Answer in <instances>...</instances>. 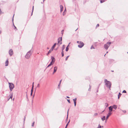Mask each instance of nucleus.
I'll use <instances>...</instances> for the list:
<instances>
[{
  "label": "nucleus",
  "mask_w": 128,
  "mask_h": 128,
  "mask_svg": "<svg viewBox=\"0 0 128 128\" xmlns=\"http://www.w3.org/2000/svg\"><path fill=\"white\" fill-rule=\"evenodd\" d=\"M40 87V84H38L37 86V87Z\"/></svg>",
  "instance_id": "obj_44"
},
{
  "label": "nucleus",
  "mask_w": 128,
  "mask_h": 128,
  "mask_svg": "<svg viewBox=\"0 0 128 128\" xmlns=\"http://www.w3.org/2000/svg\"><path fill=\"white\" fill-rule=\"evenodd\" d=\"M32 92H31V94H30V96H32Z\"/></svg>",
  "instance_id": "obj_50"
},
{
  "label": "nucleus",
  "mask_w": 128,
  "mask_h": 128,
  "mask_svg": "<svg viewBox=\"0 0 128 128\" xmlns=\"http://www.w3.org/2000/svg\"><path fill=\"white\" fill-rule=\"evenodd\" d=\"M61 53H64L63 50H62V52Z\"/></svg>",
  "instance_id": "obj_51"
},
{
  "label": "nucleus",
  "mask_w": 128,
  "mask_h": 128,
  "mask_svg": "<svg viewBox=\"0 0 128 128\" xmlns=\"http://www.w3.org/2000/svg\"><path fill=\"white\" fill-rule=\"evenodd\" d=\"M77 43L80 44H79L78 45V46L80 48H82L84 45V44L83 42H79V41H77Z\"/></svg>",
  "instance_id": "obj_6"
},
{
  "label": "nucleus",
  "mask_w": 128,
  "mask_h": 128,
  "mask_svg": "<svg viewBox=\"0 0 128 128\" xmlns=\"http://www.w3.org/2000/svg\"><path fill=\"white\" fill-rule=\"evenodd\" d=\"M1 33V31H0V34Z\"/></svg>",
  "instance_id": "obj_55"
},
{
  "label": "nucleus",
  "mask_w": 128,
  "mask_h": 128,
  "mask_svg": "<svg viewBox=\"0 0 128 128\" xmlns=\"http://www.w3.org/2000/svg\"><path fill=\"white\" fill-rule=\"evenodd\" d=\"M52 50H51V49H50L49 51L48 52V53L47 54V55L48 56L50 53L52 51Z\"/></svg>",
  "instance_id": "obj_17"
},
{
  "label": "nucleus",
  "mask_w": 128,
  "mask_h": 128,
  "mask_svg": "<svg viewBox=\"0 0 128 128\" xmlns=\"http://www.w3.org/2000/svg\"><path fill=\"white\" fill-rule=\"evenodd\" d=\"M66 9H65V10H64V12L65 11H66Z\"/></svg>",
  "instance_id": "obj_60"
},
{
  "label": "nucleus",
  "mask_w": 128,
  "mask_h": 128,
  "mask_svg": "<svg viewBox=\"0 0 128 128\" xmlns=\"http://www.w3.org/2000/svg\"><path fill=\"white\" fill-rule=\"evenodd\" d=\"M34 82H33L32 83V88H34Z\"/></svg>",
  "instance_id": "obj_38"
},
{
  "label": "nucleus",
  "mask_w": 128,
  "mask_h": 128,
  "mask_svg": "<svg viewBox=\"0 0 128 128\" xmlns=\"http://www.w3.org/2000/svg\"><path fill=\"white\" fill-rule=\"evenodd\" d=\"M26 98L27 99H28V95H27V94H26Z\"/></svg>",
  "instance_id": "obj_47"
},
{
  "label": "nucleus",
  "mask_w": 128,
  "mask_h": 128,
  "mask_svg": "<svg viewBox=\"0 0 128 128\" xmlns=\"http://www.w3.org/2000/svg\"><path fill=\"white\" fill-rule=\"evenodd\" d=\"M69 56H67V57H66V60H67V59H68V58Z\"/></svg>",
  "instance_id": "obj_31"
},
{
  "label": "nucleus",
  "mask_w": 128,
  "mask_h": 128,
  "mask_svg": "<svg viewBox=\"0 0 128 128\" xmlns=\"http://www.w3.org/2000/svg\"><path fill=\"white\" fill-rule=\"evenodd\" d=\"M34 95H33V98H34Z\"/></svg>",
  "instance_id": "obj_56"
},
{
  "label": "nucleus",
  "mask_w": 128,
  "mask_h": 128,
  "mask_svg": "<svg viewBox=\"0 0 128 128\" xmlns=\"http://www.w3.org/2000/svg\"><path fill=\"white\" fill-rule=\"evenodd\" d=\"M14 16H13L12 20V23H13V24L14 26V27L16 29V30H17V29L16 28V27L14 25Z\"/></svg>",
  "instance_id": "obj_13"
},
{
  "label": "nucleus",
  "mask_w": 128,
  "mask_h": 128,
  "mask_svg": "<svg viewBox=\"0 0 128 128\" xmlns=\"http://www.w3.org/2000/svg\"><path fill=\"white\" fill-rule=\"evenodd\" d=\"M105 106H106V107H108V103H105Z\"/></svg>",
  "instance_id": "obj_28"
},
{
  "label": "nucleus",
  "mask_w": 128,
  "mask_h": 128,
  "mask_svg": "<svg viewBox=\"0 0 128 128\" xmlns=\"http://www.w3.org/2000/svg\"><path fill=\"white\" fill-rule=\"evenodd\" d=\"M57 69V67L56 66H55L54 68V72H53L52 74H54L56 71Z\"/></svg>",
  "instance_id": "obj_11"
},
{
  "label": "nucleus",
  "mask_w": 128,
  "mask_h": 128,
  "mask_svg": "<svg viewBox=\"0 0 128 128\" xmlns=\"http://www.w3.org/2000/svg\"><path fill=\"white\" fill-rule=\"evenodd\" d=\"M104 82L105 83L106 86L110 90L112 85L111 82L110 81L107 80L106 79L104 80Z\"/></svg>",
  "instance_id": "obj_1"
},
{
  "label": "nucleus",
  "mask_w": 128,
  "mask_h": 128,
  "mask_svg": "<svg viewBox=\"0 0 128 128\" xmlns=\"http://www.w3.org/2000/svg\"><path fill=\"white\" fill-rule=\"evenodd\" d=\"M89 86H90V88H89L88 89V90L90 91V89H91V86L90 85H89Z\"/></svg>",
  "instance_id": "obj_29"
},
{
  "label": "nucleus",
  "mask_w": 128,
  "mask_h": 128,
  "mask_svg": "<svg viewBox=\"0 0 128 128\" xmlns=\"http://www.w3.org/2000/svg\"><path fill=\"white\" fill-rule=\"evenodd\" d=\"M33 51V50L32 48L30 50L28 51L26 53L25 56V58L27 59H29L30 56L31 55Z\"/></svg>",
  "instance_id": "obj_2"
},
{
  "label": "nucleus",
  "mask_w": 128,
  "mask_h": 128,
  "mask_svg": "<svg viewBox=\"0 0 128 128\" xmlns=\"http://www.w3.org/2000/svg\"><path fill=\"white\" fill-rule=\"evenodd\" d=\"M108 53V52H106V53Z\"/></svg>",
  "instance_id": "obj_64"
},
{
  "label": "nucleus",
  "mask_w": 128,
  "mask_h": 128,
  "mask_svg": "<svg viewBox=\"0 0 128 128\" xmlns=\"http://www.w3.org/2000/svg\"><path fill=\"white\" fill-rule=\"evenodd\" d=\"M64 31V30H62L61 31V34H62V35L63 34Z\"/></svg>",
  "instance_id": "obj_33"
},
{
  "label": "nucleus",
  "mask_w": 128,
  "mask_h": 128,
  "mask_svg": "<svg viewBox=\"0 0 128 128\" xmlns=\"http://www.w3.org/2000/svg\"><path fill=\"white\" fill-rule=\"evenodd\" d=\"M62 80H60V83L59 84H61Z\"/></svg>",
  "instance_id": "obj_48"
},
{
  "label": "nucleus",
  "mask_w": 128,
  "mask_h": 128,
  "mask_svg": "<svg viewBox=\"0 0 128 128\" xmlns=\"http://www.w3.org/2000/svg\"><path fill=\"white\" fill-rule=\"evenodd\" d=\"M35 123L34 122H33L32 124V127H34V125Z\"/></svg>",
  "instance_id": "obj_26"
},
{
  "label": "nucleus",
  "mask_w": 128,
  "mask_h": 128,
  "mask_svg": "<svg viewBox=\"0 0 128 128\" xmlns=\"http://www.w3.org/2000/svg\"><path fill=\"white\" fill-rule=\"evenodd\" d=\"M70 43H69V44H68V45L67 46V47H68V46H69V44H70Z\"/></svg>",
  "instance_id": "obj_52"
},
{
  "label": "nucleus",
  "mask_w": 128,
  "mask_h": 128,
  "mask_svg": "<svg viewBox=\"0 0 128 128\" xmlns=\"http://www.w3.org/2000/svg\"><path fill=\"white\" fill-rule=\"evenodd\" d=\"M118 99H119L120 97V92H119L118 93Z\"/></svg>",
  "instance_id": "obj_27"
},
{
  "label": "nucleus",
  "mask_w": 128,
  "mask_h": 128,
  "mask_svg": "<svg viewBox=\"0 0 128 128\" xmlns=\"http://www.w3.org/2000/svg\"><path fill=\"white\" fill-rule=\"evenodd\" d=\"M69 110V109H68V111L67 116V117L66 118V120H67L68 119V112Z\"/></svg>",
  "instance_id": "obj_23"
},
{
  "label": "nucleus",
  "mask_w": 128,
  "mask_h": 128,
  "mask_svg": "<svg viewBox=\"0 0 128 128\" xmlns=\"http://www.w3.org/2000/svg\"><path fill=\"white\" fill-rule=\"evenodd\" d=\"M70 121V120H69V121L67 123V124H66V126L65 128H67V127Z\"/></svg>",
  "instance_id": "obj_22"
},
{
  "label": "nucleus",
  "mask_w": 128,
  "mask_h": 128,
  "mask_svg": "<svg viewBox=\"0 0 128 128\" xmlns=\"http://www.w3.org/2000/svg\"><path fill=\"white\" fill-rule=\"evenodd\" d=\"M8 83L9 85L10 90L11 91H12L14 87V85L12 83L8 82Z\"/></svg>",
  "instance_id": "obj_4"
},
{
  "label": "nucleus",
  "mask_w": 128,
  "mask_h": 128,
  "mask_svg": "<svg viewBox=\"0 0 128 128\" xmlns=\"http://www.w3.org/2000/svg\"><path fill=\"white\" fill-rule=\"evenodd\" d=\"M104 111H103L102 112H104Z\"/></svg>",
  "instance_id": "obj_61"
},
{
  "label": "nucleus",
  "mask_w": 128,
  "mask_h": 128,
  "mask_svg": "<svg viewBox=\"0 0 128 128\" xmlns=\"http://www.w3.org/2000/svg\"><path fill=\"white\" fill-rule=\"evenodd\" d=\"M76 100H77V98H75L74 99H73V100L74 101V103H75V102H76Z\"/></svg>",
  "instance_id": "obj_21"
},
{
  "label": "nucleus",
  "mask_w": 128,
  "mask_h": 128,
  "mask_svg": "<svg viewBox=\"0 0 128 128\" xmlns=\"http://www.w3.org/2000/svg\"><path fill=\"white\" fill-rule=\"evenodd\" d=\"M14 100V98H13V100Z\"/></svg>",
  "instance_id": "obj_58"
},
{
  "label": "nucleus",
  "mask_w": 128,
  "mask_h": 128,
  "mask_svg": "<svg viewBox=\"0 0 128 128\" xmlns=\"http://www.w3.org/2000/svg\"><path fill=\"white\" fill-rule=\"evenodd\" d=\"M98 115V113H95L94 115V116H97Z\"/></svg>",
  "instance_id": "obj_36"
},
{
  "label": "nucleus",
  "mask_w": 128,
  "mask_h": 128,
  "mask_svg": "<svg viewBox=\"0 0 128 128\" xmlns=\"http://www.w3.org/2000/svg\"><path fill=\"white\" fill-rule=\"evenodd\" d=\"M99 26V24H97L96 26V27H98Z\"/></svg>",
  "instance_id": "obj_41"
},
{
  "label": "nucleus",
  "mask_w": 128,
  "mask_h": 128,
  "mask_svg": "<svg viewBox=\"0 0 128 128\" xmlns=\"http://www.w3.org/2000/svg\"><path fill=\"white\" fill-rule=\"evenodd\" d=\"M112 106L113 108H114L115 110H116L117 108V106L116 105L114 104Z\"/></svg>",
  "instance_id": "obj_12"
},
{
  "label": "nucleus",
  "mask_w": 128,
  "mask_h": 128,
  "mask_svg": "<svg viewBox=\"0 0 128 128\" xmlns=\"http://www.w3.org/2000/svg\"><path fill=\"white\" fill-rule=\"evenodd\" d=\"M111 43L110 42H108L106 44L104 45V47L106 50L108 49V48L110 46V44Z\"/></svg>",
  "instance_id": "obj_5"
},
{
  "label": "nucleus",
  "mask_w": 128,
  "mask_h": 128,
  "mask_svg": "<svg viewBox=\"0 0 128 128\" xmlns=\"http://www.w3.org/2000/svg\"><path fill=\"white\" fill-rule=\"evenodd\" d=\"M10 99V98H8V100H9V99Z\"/></svg>",
  "instance_id": "obj_54"
},
{
  "label": "nucleus",
  "mask_w": 128,
  "mask_h": 128,
  "mask_svg": "<svg viewBox=\"0 0 128 128\" xmlns=\"http://www.w3.org/2000/svg\"><path fill=\"white\" fill-rule=\"evenodd\" d=\"M122 112H124V113H125L126 112V110H122Z\"/></svg>",
  "instance_id": "obj_45"
},
{
  "label": "nucleus",
  "mask_w": 128,
  "mask_h": 128,
  "mask_svg": "<svg viewBox=\"0 0 128 128\" xmlns=\"http://www.w3.org/2000/svg\"><path fill=\"white\" fill-rule=\"evenodd\" d=\"M100 84H99V86H98V88H99V86H100ZM98 92V90H97L96 92Z\"/></svg>",
  "instance_id": "obj_40"
},
{
  "label": "nucleus",
  "mask_w": 128,
  "mask_h": 128,
  "mask_svg": "<svg viewBox=\"0 0 128 128\" xmlns=\"http://www.w3.org/2000/svg\"><path fill=\"white\" fill-rule=\"evenodd\" d=\"M66 98H70V97L68 96H66Z\"/></svg>",
  "instance_id": "obj_53"
},
{
  "label": "nucleus",
  "mask_w": 128,
  "mask_h": 128,
  "mask_svg": "<svg viewBox=\"0 0 128 128\" xmlns=\"http://www.w3.org/2000/svg\"><path fill=\"white\" fill-rule=\"evenodd\" d=\"M47 48L48 49H49V48Z\"/></svg>",
  "instance_id": "obj_59"
},
{
  "label": "nucleus",
  "mask_w": 128,
  "mask_h": 128,
  "mask_svg": "<svg viewBox=\"0 0 128 128\" xmlns=\"http://www.w3.org/2000/svg\"><path fill=\"white\" fill-rule=\"evenodd\" d=\"M34 6H33L32 7V13L31 16H32V13H33V10H34Z\"/></svg>",
  "instance_id": "obj_30"
},
{
  "label": "nucleus",
  "mask_w": 128,
  "mask_h": 128,
  "mask_svg": "<svg viewBox=\"0 0 128 128\" xmlns=\"http://www.w3.org/2000/svg\"><path fill=\"white\" fill-rule=\"evenodd\" d=\"M105 118H106L105 116H103V117L102 118H101V119L102 120L104 121L105 120Z\"/></svg>",
  "instance_id": "obj_18"
},
{
  "label": "nucleus",
  "mask_w": 128,
  "mask_h": 128,
  "mask_svg": "<svg viewBox=\"0 0 128 128\" xmlns=\"http://www.w3.org/2000/svg\"><path fill=\"white\" fill-rule=\"evenodd\" d=\"M112 114V113L111 112H108V114H107V115L106 116V120H108V118Z\"/></svg>",
  "instance_id": "obj_9"
},
{
  "label": "nucleus",
  "mask_w": 128,
  "mask_h": 128,
  "mask_svg": "<svg viewBox=\"0 0 128 128\" xmlns=\"http://www.w3.org/2000/svg\"><path fill=\"white\" fill-rule=\"evenodd\" d=\"M78 28L75 30V31H76V30H78Z\"/></svg>",
  "instance_id": "obj_57"
},
{
  "label": "nucleus",
  "mask_w": 128,
  "mask_h": 128,
  "mask_svg": "<svg viewBox=\"0 0 128 128\" xmlns=\"http://www.w3.org/2000/svg\"><path fill=\"white\" fill-rule=\"evenodd\" d=\"M106 54L104 55V56H105V55H106Z\"/></svg>",
  "instance_id": "obj_63"
},
{
  "label": "nucleus",
  "mask_w": 128,
  "mask_h": 128,
  "mask_svg": "<svg viewBox=\"0 0 128 128\" xmlns=\"http://www.w3.org/2000/svg\"><path fill=\"white\" fill-rule=\"evenodd\" d=\"M95 48L93 46H91V47L90 48V49H94Z\"/></svg>",
  "instance_id": "obj_34"
},
{
  "label": "nucleus",
  "mask_w": 128,
  "mask_h": 128,
  "mask_svg": "<svg viewBox=\"0 0 128 128\" xmlns=\"http://www.w3.org/2000/svg\"><path fill=\"white\" fill-rule=\"evenodd\" d=\"M8 60H7L6 62H5V66H8Z\"/></svg>",
  "instance_id": "obj_15"
},
{
  "label": "nucleus",
  "mask_w": 128,
  "mask_h": 128,
  "mask_svg": "<svg viewBox=\"0 0 128 128\" xmlns=\"http://www.w3.org/2000/svg\"><path fill=\"white\" fill-rule=\"evenodd\" d=\"M56 43H55L54 44V45L52 46V48H51V49L52 50H53V49L55 47L56 45Z\"/></svg>",
  "instance_id": "obj_14"
},
{
  "label": "nucleus",
  "mask_w": 128,
  "mask_h": 128,
  "mask_svg": "<svg viewBox=\"0 0 128 128\" xmlns=\"http://www.w3.org/2000/svg\"><path fill=\"white\" fill-rule=\"evenodd\" d=\"M62 54V57L63 56H64V53H61Z\"/></svg>",
  "instance_id": "obj_43"
},
{
  "label": "nucleus",
  "mask_w": 128,
  "mask_h": 128,
  "mask_svg": "<svg viewBox=\"0 0 128 128\" xmlns=\"http://www.w3.org/2000/svg\"><path fill=\"white\" fill-rule=\"evenodd\" d=\"M10 98H11V100H12V98L13 97V94L12 93L10 94Z\"/></svg>",
  "instance_id": "obj_19"
},
{
  "label": "nucleus",
  "mask_w": 128,
  "mask_h": 128,
  "mask_svg": "<svg viewBox=\"0 0 128 128\" xmlns=\"http://www.w3.org/2000/svg\"><path fill=\"white\" fill-rule=\"evenodd\" d=\"M101 127H102V126H100V124H99L98 125V127L97 128H101Z\"/></svg>",
  "instance_id": "obj_35"
},
{
  "label": "nucleus",
  "mask_w": 128,
  "mask_h": 128,
  "mask_svg": "<svg viewBox=\"0 0 128 128\" xmlns=\"http://www.w3.org/2000/svg\"><path fill=\"white\" fill-rule=\"evenodd\" d=\"M126 90H124L122 92V93H126Z\"/></svg>",
  "instance_id": "obj_37"
},
{
  "label": "nucleus",
  "mask_w": 128,
  "mask_h": 128,
  "mask_svg": "<svg viewBox=\"0 0 128 128\" xmlns=\"http://www.w3.org/2000/svg\"><path fill=\"white\" fill-rule=\"evenodd\" d=\"M8 53L10 56H12L13 54V50L12 49H10Z\"/></svg>",
  "instance_id": "obj_8"
},
{
  "label": "nucleus",
  "mask_w": 128,
  "mask_h": 128,
  "mask_svg": "<svg viewBox=\"0 0 128 128\" xmlns=\"http://www.w3.org/2000/svg\"><path fill=\"white\" fill-rule=\"evenodd\" d=\"M33 89L34 88H32V89L31 90V92H32V93L33 91Z\"/></svg>",
  "instance_id": "obj_32"
},
{
  "label": "nucleus",
  "mask_w": 128,
  "mask_h": 128,
  "mask_svg": "<svg viewBox=\"0 0 128 128\" xmlns=\"http://www.w3.org/2000/svg\"><path fill=\"white\" fill-rule=\"evenodd\" d=\"M25 118H26V117H25V116L24 118V122L25 121Z\"/></svg>",
  "instance_id": "obj_49"
},
{
  "label": "nucleus",
  "mask_w": 128,
  "mask_h": 128,
  "mask_svg": "<svg viewBox=\"0 0 128 128\" xmlns=\"http://www.w3.org/2000/svg\"><path fill=\"white\" fill-rule=\"evenodd\" d=\"M68 49H69L68 48V47H66V52H67V51H68Z\"/></svg>",
  "instance_id": "obj_24"
},
{
  "label": "nucleus",
  "mask_w": 128,
  "mask_h": 128,
  "mask_svg": "<svg viewBox=\"0 0 128 128\" xmlns=\"http://www.w3.org/2000/svg\"><path fill=\"white\" fill-rule=\"evenodd\" d=\"M108 109L109 110V112H112L113 110V108L112 106H110L108 107Z\"/></svg>",
  "instance_id": "obj_10"
},
{
  "label": "nucleus",
  "mask_w": 128,
  "mask_h": 128,
  "mask_svg": "<svg viewBox=\"0 0 128 128\" xmlns=\"http://www.w3.org/2000/svg\"><path fill=\"white\" fill-rule=\"evenodd\" d=\"M65 47V46L64 45H63L62 48V50H64Z\"/></svg>",
  "instance_id": "obj_20"
},
{
  "label": "nucleus",
  "mask_w": 128,
  "mask_h": 128,
  "mask_svg": "<svg viewBox=\"0 0 128 128\" xmlns=\"http://www.w3.org/2000/svg\"><path fill=\"white\" fill-rule=\"evenodd\" d=\"M60 12H62L63 10V6L62 5H60Z\"/></svg>",
  "instance_id": "obj_16"
},
{
  "label": "nucleus",
  "mask_w": 128,
  "mask_h": 128,
  "mask_svg": "<svg viewBox=\"0 0 128 128\" xmlns=\"http://www.w3.org/2000/svg\"><path fill=\"white\" fill-rule=\"evenodd\" d=\"M100 2L102 3L104 2L105 1L104 0H100Z\"/></svg>",
  "instance_id": "obj_25"
},
{
  "label": "nucleus",
  "mask_w": 128,
  "mask_h": 128,
  "mask_svg": "<svg viewBox=\"0 0 128 128\" xmlns=\"http://www.w3.org/2000/svg\"><path fill=\"white\" fill-rule=\"evenodd\" d=\"M62 40V37H61L60 38H59L58 39V44H61L62 43V42H61Z\"/></svg>",
  "instance_id": "obj_7"
},
{
  "label": "nucleus",
  "mask_w": 128,
  "mask_h": 128,
  "mask_svg": "<svg viewBox=\"0 0 128 128\" xmlns=\"http://www.w3.org/2000/svg\"><path fill=\"white\" fill-rule=\"evenodd\" d=\"M112 71V72H114V71H113V70H112V71Z\"/></svg>",
  "instance_id": "obj_62"
},
{
  "label": "nucleus",
  "mask_w": 128,
  "mask_h": 128,
  "mask_svg": "<svg viewBox=\"0 0 128 128\" xmlns=\"http://www.w3.org/2000/svg\"><path fill=\"white\" fill-rule=\"evenodd\" d=\"M51 59L52 60V61L50 62V64L48 65L47 66L46 68H48L50 66H51L53 64L55 61V59L53 57V56H51Z\"/></svg>",
  "instance_id": "obj_3"
},
{
  "label": "nucleus",
  "mask_w": 128,
  "mask_h": 128,
  "mask_svg": "<svg viewBox=\"0 0 128 128\" xmlns=\"http://www.w3.org/2000/svg\"><path fill=\"white\" fill-rule=\"evenodd\" d=\"M74 106H75L76 105V102L74 103Z\"/></svg>",
  "instance_id": "obj_46"
},
{
  "label": "nucleus",
  "mask_w": 128,
  "mask_h": 128,
  "mask_svg": "<svg viewBox=\"0 0 128 128\" xmlns=\"http://www.w3.org/2000/svg\"><path fill=\"white\" fill-rule=\"evenodd\" d=\"M67 101H68V102L69 103H70V100H69H69L68 99L67 100Z\"/></svg>",
  "instance_id": "obj_39"
},
{
  "label": "nucleus",
  "mask_w": 128,
  "mask_h": 128,
  "mask_svg": "<svg viewBox=\"0 0 128 128\" xmlns=\"http://www.w3.org/2000/svg\"><path fill=\"white\" fill-rule=\"evenodd\" d=\"M60 84H58V88H59L60 87Z\"/></svg>",
  "instance_id": "obj_42"
}]
</instances>
